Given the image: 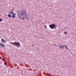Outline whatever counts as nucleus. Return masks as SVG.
Masks as SVG:
<instances>
[{
    "instance_id": "f257e3e1",
    "label": "nucleus",
    "mask_w": 76,
    "mask_h": 76,
    "mask_svg": "<svg viewBox=\"0 0 76 76\" xmlns=\"http://www.w3.org/2000/svg\"><path fill=\"white\" fill-rule=\"evenodd\" d=\"M18 16L21 19H25L26 18V11L23 10L20 11L18 14Z\"/></svg>"
},
{
    "instance_id": "f03ea898",
    "label": "nucleus",
    "mask_w": 76,
    "mask_h": 76,
    "mask_svg": "<svg viewBox=\"0 0 76 76\" xmlns=\"http://www.w3.org/2000/svg\"><path fill=\"white\" fill-rule=\"evenodd\" d=\"M11 44L12 45H13L17 47H20V42H10Z\"/></svg>"
},
{
    "instance_id": "7ed1b4c3",
    "label": "nucleus",
    "mask_w": 76,
    "mask_h": 76,
    "mask_svg": "<svg viewBox=\"0 0 76 76\" xmlns=\"http://www.w3.org/2000/svg\"><path fill=\"white\" fill-rule=\"evenodd\" d=\"M49 26L50 29H56V28H57V25L55 24H50L49 25Z\"/></svg>"
},
{
    "instance_id": "20e7f679",
    "label": "nucleus",
    "mask_w": 76,
    "mask_h": 76,
    "mask_svg": "<svg viewBox=\"0 0 76 76\" xmlns=\"http://www.w3.org/2000/svg\"><path fill=\"white\" fill-rule=\"evenodd\" d=\"M11 17L12 18H15L16 17V14L15 13H13Z\"/></svg>"
},
{
    "instance_id": "39448f33",
    "label": "nucleus",
    "mask_w": 76,
    "mask_h": 76,
    "mask_svg": "<svg viewBox=\"0 0 76 76\" xmlns=\"http://www.w3.org/2000/svg\"><path fill=\"white\" fill-rule=\"evenodd\" d=\"M0 45L1 47H5V45H4V44L2 43H0Z\"/></svg>"
},
{
    "instance_id": "423d86ee",
    "label": "nucleus",
    "mask_w": 76,
    "mask_h": 76,
    "mask_svg": "<svg viewBox=\"0 0 76 76\" xmlns=\"http://www.w3.org/2000/svg\"><path fill=\"white\" fill-rule=\"evenodd\" d=\"M1 41H2V42H3V43H6V41L3 39H1Z\"/></svg>"
},
{
    "instance_id": "0eeeda50",
    "label": "nucleus",
    "mask_w": 76,
    "mask_h": 76,
    "mask_svg": "<svg viewBox=\"0 0 76 76\" xmlns=\"http://www.w3.org/2000/svg\"><path fill=\"white\" fill-rule=\"evenodd\" d=\"M11 10H10V15H12V14H13V13H14V12H11Z\"/></svg>"
},
{
    "instance_id": "6e6552de",
    "label": "nucleus",
    "mask_w": 76,
    "mask_h": 76,
    "mask_svg": "<svg viewBox=\"0 0 76 76\" xmlns=\"http://www.w3.org/2000/svg\"><path fill=\"white\" fill-rule=\"evenodd\" d=\"M8 16L9 18H11V15L10 14H8Z\"/></svg>"
},
{
    "instance_id": "1a4fd4ad",
    "label": "nucleus",
    "mask_w": 76,
    "mask_h": 76,
    "mask_svg": "<svg viewBox=\"0 0 76 76\" xmlns=\"http://www.w3.org/2000/svg\"><path fill=\"white\" fill-rule=\"evenodd\" d=\"M62 49H64V45H63V46L62 45Z\"/></svg>"
},
{
    "instance_id": "9d476101",
    "label": "nucleus",
    "mask_w": 76,
    "mask_h": 76,
    "mask_svg": "<svg viewBox=\"0 0 76 76\" xmlns=\"http://www.w3.org/2000/svg\"><path fill=\"white\" fill-rule=\"evenodd\" d=\"M64 34H65L66 35H67V32H64Z\"/></svg>"
},
{
    "instance_id": "9b49d317",
    "label": "nucleus",
    "mask_w": 76,
    "mask_h": 76,
    "mask_svg": "<svg viewBox=\"0 0 76 76\" xmlns=\"http://www.w3.org/2000/svg\"><path fill=\"white\" fill-rule=\"evenodd\" d=\"M4 65H7V63L6 62H5L4 63Z\"/></svg>"
},
{
    "instance_id": "f8f14e48",
    "label": "nucleus",
    "mask_w": 76,
    "mask_h": 76,
    "mask_svg": "<svg viewBox=\"0 0 76 76\" xmlns=\"http://www.w3.org/2000/svg\"><path fill=\"white\" fill-rule=\"evenodd\" d=\"M2 20H2V19L0 18V22H1Z\"/></svg>"
},
{
    "instance_id": "ddd939ff",
    "label": "nucleus",
    "mask_w": 76,
    "mask_h": 76,
    "mask_svg": "<svg viewBox=\"0 0 76 76\" xmlns=\"http://www.w3.org/2000/svg\"><path fill=\"white\" fill-rule=\"evenodd\" d=\"M66 50H69V48H67V47L66 48Z\"/></svg>"
},
{
    "instance_id": "4468645a",
    "label": "nucleus",
    "mask_w": 76,
    "mask_h": 76,
    "mask_svg": "<svg viewBox=\"0 0 76 76\" xmlns=\"http://www.w3.org/2000/svg\"><path fill=\"white\" fill-rule=\"evenodd\" d=\"M59 46H61V48H62V45H59Z\"/></svg>"
},
{
    "instance_id": "2eb2a0df",
    "label": "nucleus",
    "mask_w": 76,
    "mask_h": 76,
    "mask_svg": "<svg viewBox=\"0 0 76 76\" xmlns=\"http://www.w3.org/2000/svg\"><path fill=\"white\" fill-rule=\"evenodd\" d=\"M13 10H14V9H13L12 10V12H13Z\"/></svg>"
},
{
    "instance_id": "dca6fc26",
    "label": "nucleus",
    "mask_w": 76,
    "mask_h": 76,
    "mask_svg": "<svg viewBox=\"0 0 76 76\" xmlns=\"http://www.w3.org/2000/svg\"><path fill=\"white\" fill-rule=\"evenodd\" d=\"M44 28H46V27H47L46 25H45L44 26Z\"/></svg>"
},
{
    "instance_id": "f3484780",
    "label": "nucleus",
    "mask_w": 76,
    "mask_h": 76,
    "mask_svg": "<svg viewBox=\"0 0 76 76\" xmlns=\"http://www.w3.org/2000/svg\"><path fill=\"white\" fill-rule=\"evenodd\" d=\"M64 47H65L66 48L67 47V46L66 45H64Z\"/></svg>"
},
{
    "instance_id": "a211bd4d",
    "label": "nucleus",
    "mask_w": 76,
    "mask_h": 76,
    "mask_svg": "<svg viewBox=\"0 0 76 76\" xmlns=\"http://www.w3.org/2000/svg\"><path fill=\"white\" fill-rule=\"evenodd\" d=\"M3 60H5V58H2Z\"/></svg>"
},
{
    "instance_id": "6ab92c4d",
    "label": "nucleus",
    "mask_w": 76,
    "mask_h": 76,
    "mask_svg": "<svg viewBox=\"0 0 76 76\" xmlns=\"http://www.w3.org/2000/svg\"><path fill=\"white\" fill-rule=\"evenodd\" d=\"M48 76H52V75H48Z\"/></svg>"
},
{
    "instance_id": "aec40b11",
    "label": "nucleus",
    "mask_w": 76,
    "mask_h": 76,
    "mask_svg": "<svg viewBox=\"0 0 76 76\" xmlns=\"http://www.w3.org/2000/svg\"><path fill=\"white\" fill-rule=\"evenodd\" d=\"M26 20H28V17H27V18L26 19Z\"/></svg>"
},
{
    "instance_id": "412c9836",
    "label": "nucleus",
    "mask_w": 76,
    "mask_h": 76,
    "mask_svg": "<svg viewBox=\"0 0 76 76\" xmlns=\"http://www.w3.org/2000/svg\"><path fill=\"white\" fill-rule=\"evenodd\" d=\"M59 48H61V46H59Z\"/></svg>"
},
{
    "instance_id": "4be33fe9",
    "label": "nucleus",
    "mask_w": 76,
    "mask_h": 76,
    "mask_svg": "<svg viewBox=\"0 0 76 76\" xmlns=\"http://www.w3.org/2000/svg\"><path fill=\"white\" fill-rule=\"evenodd\" d=\"M45 28L46 29H47V27Z\"/></svg>"
},
{
    "instance_id": "5701e85b",
    "label": "nucleus",
    "mask_w": 76,
    "mask_h": 76,
    "mask_svg": "<svg viewBox=\"0 0 76 76\" xmlns=\"http://www.w3.org/2000/svg\"><path fill=\"white\" fill-rule=\"evenodd\" d=\"M8 13H9V14H10V12H9Z\"/></svg>"
},
{
    "instance_id": "b1692460",
    "label": "nucleus",
    "mask_w": 76,
    "mask_h": 76,
    "mask_svg": "<svg viewBox=\"0 0 76 76\" xmlns=\"http://www.w3.org/2000/svg\"><path fill=\"white\" fill-rule=\"evenodd\" d=\"M59 45H57V46H59Z\"/></svg>"
},
{
    "instance_id": "393cba45",
    "label": "nucleus",
    "mask_w": 76,
    "mask_h": 76,
    "mask_svg": "<svg viewBox=\"0 0 76 76\" xmlns=\"http://www.w3.org/2000/svg\"><path fill=\"white\" fill-rule=\"evenodd\" d=\"M14 39H15V38H14Z\"/></svg>"
},
{
    "instance_id": "a878e982",
    "label": "nucleus",
    "mask_w": 76,
    "mask_h": 76,
    "mask_svg": "<svg viewBox=\"0 0 76 76\" xmlns=\"http://www.w3.org/2000/svg\"><path fill=\"white\" fill-rule=\"evenodd\" d=\"M32 46H34V45H32Z\"/></svg>"
}]
</instances>
